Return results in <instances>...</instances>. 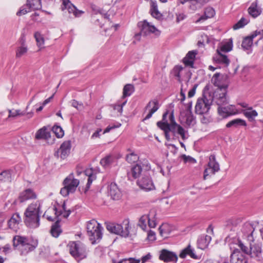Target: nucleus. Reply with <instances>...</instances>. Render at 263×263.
<instances>
[{
  "mask_svg": "<svg viewBox=\"0 0 263 263\" xmlns=\"http://www.w3.org/2000/svg\"><path fill=\"white\" fill-rule=\"evenodd\" d=\"M28 51L27 46H19L17 47L16 50V58H20L23 55H24L25 53H27Z\"/></svg>",
  "mask_w": 263,
  "mask_h": 263,
  "instance_id": "8fccbe9b",
  "label": "nucleus"
},
{
  "mask_svg": "<svg viewBox=\"0 0 263 263\" xmlns=\"http://www.w3.org/2000/svg\"><path fill=\"white\" fill-rule=\"evenodd\" d=\"M11 171L6 170L2 172L0 174V180L3 181H11Z\"/></svg>",
  "mask_w": 263,
  "mask_h": 263,
  "instance_id": "37998d69",
  "label": "nucleus"
},
{
  "mask_svg": "<svg viewBox=\"0 0 263 263\" xmlns=\"http://www.w3.org/2000/svg\"><path fill=\"white\" fill-rule=\"evenodd\" d=\"M204 13L206 16V17L209 18L213 17L215 12L214 9L212 7H208L205 9Z\"/></svg>",
  "mask_w": 263,
  "mask_h": 263,
  "instance_id": "864d4df0",
  "label": "nucleus"
},
{
  "mask_svg": "<svg viewBox=\"0 0 263 263\" xmlns=\"http://www.w3.org/2000/svg\"><path fill=\"white\" fill-rule=\"evenodd\" d=\"M150 4V13L152 16L157 20L161 19L162 15L158 10L157 2L151 0Z\"/></svg>",
  "mask_w": 263,
  "mask_h": 263,
  "instance_id": "473e14b6",
  "label": "nucleus"
},
{
  "mask_svg": "<svg viewBox=\"0 0 263 263\" xmlns=\"http://www.w3.org/2000/svg\"><path fill=\"white\" fill-rule=\"evenodd\" d=\"M182 4H184L187 1H190L192 5L190 7L192 9L195 10L198 8H200L204 5L206 4L210 0H178Z\"/></svg>",
  "mask_w": 263,
  "mask_h": 263,
  "instance_id": "7c9ffc66",
  "label": "nucleus"
},
{
  "mask_svg": "<svg viewBox=\"0 0 263 263\" xmlns=\"http://www.w3.org/2000/svg\"><path fill=\"white\" fill-rule=\"evenodd\" d=\"M148 215H143L139 219L138 226L143 230L146 228V223L148 221Z\"/></svg>",
  "mask_w": 263,
  "mask_h": 263,
  "instance_id": "49530a36",
  "label": "nucleus"
},
{
  "mask_svg": "<svg viewBox=\"0 0 263 263\" xmlns=\"http://www.w3.org/2000/svg\"><path fill=\"white\" fill-rule=\"evenodd\" d=\"M261 9L257 7L256 2L252 3L248 8V12L253 17H256L261 13Z\"/></svg>",
  "mask_w": 263,
  "mask_h": 263,
  "instance_id": "4c0bfd02",
  "label": "nucleus"
},
{
  "mask_svg": "<svg viewBox=\"0 0 263 263\" xmlns=\"http://www.w3.org/2000/svg\"><path fill=\"white\" fill-rule=\"evenodd\" d=\"M126 101L123 102L121 104H116L114 105V109L117 110L119 112H122V108L124 105L126 103Z\"/></svg>",
  "mask_w": 263,
  "mask_h": 263,
  "instance_id": "680f3d73",
  "label": "nucleus"
},
{
  "mask_svg": "<svg viewBox=\"0 0 263 263\" xmlns=\"http://www.w3.org/2000/svg\"><path fill=\"white\" fill-rule=\"evenodd\" d=\"M70 213H71V211L69 210H65V211H62V210H60L59 211L58 210V217L60 215H62L63 217L67 218L69 216Z\"/></svg>",
  "mask_w": 263,
  "mask_h": 263,
  "instance_id": "052dcab7",
  "label": "nucleus"
},
{
  "mask_svg": "<svg viewBox=\"0 0 263 263\" xmlns=\"http://www.w3.org/2000/svg\"><path fill=\"white\" fill-rule=\"evenodd\" d=\"M187 255L193 259H197L198 258V256L195 253L194 249L190 244L188 245L186 248L181 250L179 254V257L181 258H185Z\"/></svg>",
  "mask_w": 263,
  "mask_h": 263,
  "instance_id": "a878e982",
  "label": "nucleus"
},
{
  "mask_svg": "<svg viewBox=\"0 0 263 263\" xmlns=\"http://www.w3.org/2000/svg\"><path fill=\"white\" fill-rule=\"evenodd\" d=\"M142 171V166L139 164H137L133 166L130 170L127 173L128 179L132 180L137 178L141 174Z\"/></svg>",
  "mask_w": 263,
  "mask_h": 263,
  "instance_id": "5701e85b",
  "label": "nucleus"
},
{
  "mask_svg": "<svg viewBox=\"0 0 263 263\" xmlns=\"http://www.w3.org/2000/svg\"><path fill=\"white\" fill-rule=\"evenodd\" d=\"M70 254L79 261L86 258L87 253L86 246L80 241H72L69 243Z\"/></svg>",
  "mask_w": 263,
  "mask_h": 263,
  "instance_id": "7ed1b4c3",
  "label": "nucleus"
},
{
  "mask_svg": "<svg viewBox=\"0 0 263 263\" xmlns=\"http://www.w3.org/2000/svg\"><path fill=\"white\" fill-rule=\"evenodd\" d=\"M225 241L228 242L230 249L232 251L231 254L235 253L236 255L242 254L240 251L242 252V246H245L239 238L237 237L228 236L226 238Z\"/></svg>",
  "mask_w": 263,
  "mask_h": 263,
  "instance_id": "6e6552de",
  "label": "nucleus"
},
{
  "mask_svg": "<svg viewBox=\"0 0 263 263\" xmlns=\"http://www.w3.org/2000/svg\"><path fill=\"white\" fill-rule=\"evenodd\" d=\"M138 25L140 28V32L139 34H136V36H139L140 34L147 35L151 33H154L156 34H158V30L157 29L154 25H151L146 20L138 23Z\"/></svg>",
  "mask_w": 263,
  "mask_h": 263,
  "instance_id": "9d476101",
  "label": "nucleus"
},
{
  "mask_svg": "<svg viewBox=\"0 0 263 263\" xmlns=\"http://www.w3.org/2000/svg\"><path fill=\"white\" fill-rule=\"evenodd\" d=\"M62 2L61 9L63 11L67 10L69 14H73L75 17H80L84 13L83 11L78 10L70 0H62Z\"/></svg>",
  "mask_w": 263,
  "mask_h": 263,
  "instance_id": "9b49d317",
  "label": "nucleus"
},
{
  "mask_svg": "<svg viewBox=\"0 0 263 263\" xmlns=\"http://www.w3.org/2000/svg\"><path fill=\"white\" fill-rule=\"evenodd\" d=\"M46 218L49 221H53L58 217V209L55 206L52 208H49L43 216Z\"/></svg>",
  "mask_w": 263,
  "mask_h": 263,
  "instance_id": "2f4dec72",
  "label": "nucleus"
},
{
  "mask_svg": "<svg viewBox=\"0 0 263 263\" xmlns=\"http://www.w3.org/2000/svg\"><path fill=\"white\" fill-rule=\"evenodd\" d=\"M259 34H261V31L256 30L253 32L250 35L246 37L241 44V46L244 50H249L253 44V39Z\"/></svg>",
  "mask_w": 263,
  "mask_h": 263,
  "instance_id": "4be33fe9",
  "label": "nucleus"
},
{
  "mask_svg": "<svg viewBox=\"0 0 263 263\" xmlns=\"http://www.w3.org/2000/svg\"><path fill=\"white\" fill-rule=\"evenodd\" d=\"M139 158V156L134 152H131L126 156V160L129 163L137 162Z\"/></svg>",
  "mask_w": 263,
  "mask_h": 263,
  "instance_id": "a18cd8bd",
  "label": "nucleus"
},
{
  "mask_svg": "<svg viewBox=\"0 0 263 263\" xmlns=\"http://www.w3.org/2000/svg\"><path fill=\"white\" fill-rule=\"evenodd\" d=\"M22 221L21 216L18 213L12 215L8 222L9 228L14 231H16L19 223Z\"/></svg>",
  "mask_w": 263,
  "mask_h": 263,
  "instance_id": "bb28decb",
  "label": "nucleus"
},
{
  "mask_svg": "<svg viewBox=\"0 0 263 263\" xmlns=\"http://www.w3.org/2000/svg\"><path fill=\"white\" fill-rule=\"evenodd\" d=\"M159 108L158 101L156 99H154L150 101L145 107V111L148 109L149 112L146 115L145 117L143 119V121L150 119L152 115Z\"/></svg>",
  "mask_w": 263,
  "mask_h": 263,
  "instance_id": "f3484780",
  "label": "nucleus"
},
{
  "mask_svg": "<svg viewBox=\"0 0 263 263\" xmlns=\"http://www.w3.org/2000/svg\"><path fill=\"white\" fill-rule=\"evenodd\" d=\"M156 211L155 209L151 210L148 214V224L150 228H155L156 226Z\"/></svg>",
  "mask_w": 263,
  "mask_h": 263,
  "instance_id": "ea45409f",
  "label": "nucleus"
},
{
  "mask_svg": "<svg viewBox=\"0 0 263 263\" xmlns=\"http://www.w3.org/2000/svg\"><path fill=\"white\" fill-rule=\"evenodd\" d=\"M211 239V236L204 234L201 235L197 240L198 247L202 250L205 249L209 246Z\"/></svg>",
  "mask_w": 263,
  "mask_h": 263,
  "instance_id": "c756f323",
  "label": "nucleus"
},
{
  "mask_svg": "<svg viewBox=\"0 0 263 263\" xmlns=\"http://www.w3.org/2000/svg\"><path fill=\"white\" fill-rule=\"evenodd\" d=\"M218 112L220 116L226 118L230 116L234 115L236 112L234 106L232 105L227 106H222L218 107Z\"/></svg>",
  "mask_w": 263,
  "mask_h": 263,
  "instance_id": "aec40b11",
  "label": "nucleus"
},
{
  "mask_svg": "<svg viewBox=\"0 0 263 263\" xmlns=\"http://www.w3.org/2000/svg\"><path fill=\"white\" fill-rule=\"evenodd\" d=\"M71 148L70 141H65L61 145L60 148L55 153L54 155L61 159H65L69 154Z\"/></svg>",
  "mask_w": 263,
  "mask_h": 263,
  "instance_id": "2eb2a0df",
  "label": "nucleus"
},
{
  "mask_svg": "<svg viewBox=\"0 0 263 263\" xmlns=\"http://www.w3.org/2000/svg\"><path fill=\"white\" fill-rule=\"evenodd\" d=\"M253 225L249 222H246L243 224L241 231L245 237L250 241H253V234L254 231Z\"/></svg>",
  "mask_w": 263,
  "mask_h": 263,
  "instance_id": "a211bd4d",
  "label": "nucleus"
},
{
  "mask_svg": "<svg viewBox=\"0 0 263 263\" xmlns=\"http://www.w3.org/2000/svg\"><path fill=\"white\" fill-rule=\"evenodd\" d=\"M232 49V42H228L221 47V51L223 52H229Z\"/></svg>",
  "mask_w": 263,
  "mask_h": 263,
  "instance_id": "6e6d98bb",
  "label": "nucleus"
},
{
  "mask_svg": "<svg viewBox=\"0 0 263 263\" xmlns=\"http://www.w3.org/2000/svg\"><path fill=\"white\" fill-rule=\"evenodd\" d=\"M157 126L160 129H161L162 130H163L164 132L165 137L166 139L168 141L170 140V135H169L170 132L168 130H166V129L165 128H164V126L163 125V124L159 125Z\"/></svg>",
  "mask_w": 263,
  "mask_h": 263,
  "instance_id": "0e129e2a",
  "label": "nucleus"
},
{
  "mask_svg": "<svg viewBox=\"0 0 263 263\" xmlns=\"http://www.w3.org/2000/svg\"><path fill=\"white\" fill-rule=\"evenodd\" d=\"M135 87L133 85L130 84H126L123 90V98L130 96L134 91Z\"/></svg>",
  "mask_w": 263,
  "mask_h": 263,
  "instance_id": "a19ab883",
  "label": "nucleus"
},
{
  "mask_svg": "<svg viewBox=\"0 0 263 263\" xmlns=\"http://www.w3.org/2000/svg\"><path fill=\"white\" fill-rule=\"evenodd\" d=\"M87 232L92 244L99 242L102 238L103 227L96 220L92 219L87 223Z\"/></svg>",
  "mask_w": 263,
  "mask_h": 263,
  "instance_id": "f03ea898",
  "label": "nucleus"
},
{
  "mask_svg": "<svg viewBox=\"0 0 263 263\" xmlns=\"http://www.w3.org/2000/svg\"><path fill=\"white\" fill-rule=\"evenodd\" d=\"M227 89L221 90L216 89L213 97H211L212 101H214L218 107L225 106L229 103L228 98L227 97Z\"/></svg>",
  "mask_w": 263,
  "mask_h": 263,
  "instance_id": "1a4fd4ad",
  "label": "nucleus"
},
{
  "mask_svg": "<svg viewBox=\"0 0 263 263\" xmlns=\"http://www.w3.org/2000/svg\"><path fill=\"white\" fill-rule=\"evenodd\" d=\"M37 245L38 241L36 239L28 238L27 241H26L21 253L22 254H26L33 251L37 247Z\"/></svg>",
  "mask_w": 263,
  "mask_h": 263,
  "instance_id": "412c9836",
  "label": "nucleus"
},
{
  "mask_svg": "<svg viewBox=\"0 0 263 263\" xmlns=\"http://www.w3.org/2000/svg\"><path fill=\"white\" fill-rule=\"evenodd\" d=\"M163 124L164 126V128H165L166 130H168L169 132H172L173 133L177 132V126L179 125L176 122H174L173 124L168 123L167 121L162 122V121H158L157 123V125H161Z\"/></svg>",
  "mask_w": 263,
  "mask_h": 263,
  "instance_id": "58836bf2",
  "label": "nucleus"
},
{
  "mask_svg": "<svg viewBox=\"0 0 263 263\" xmlns=\"http://www.w3.org/2000/svg\"><path fill=\"white\" fill-rule=\"evenodd\" d=\"M197 52L195 50L189 51L183 59V62L186 66L193 67L194 60Z\"/></svg>",
  "mask_w": 263,
  "mask_h": 263,
  "instance_id": "c85d7f7f",
  "label": "nucleus"
},
{
  "mask_svg": "<svg viewBox=\"0 0 263 263\" xmlns=\"http://www.w3.org/2000/svg\"><path fill=\"white\" fill-rule=\"evenodd\" d=\"M79 183V180L74 178L73 174H70L63 182L64 187L61 189V194L64 197H66L70 193H73Z\"/></svg>",
  "mask_w": 263,
  "mask_h": 263,
  "instance_id": "20e7f679",
  "label": "nucleus"
},
{
  "mask_svg": "<svg viewBox=\"0 0 263 263\" xmlns=\"http://www.w3.org/2000/svg\"><path fill=\"white\" fill-rule=\"evenodd\" d=\"M249 22L248 19L242 17L237 23L233 26V29L236 30L244 27Z\"/></svg>",
  "mask_w": 263,
  "mask_h": 263,
  "instance_id": "09e8293b",
  "label": "nucleus"
},
{
  "mask_svg": "<svg viewBox=\"0 0 263 263\" xmlns=\"http://www.w3.org/2000/svg\"><path fill=\"white\" fill-rule=\"evenodd\" d=\"M138 185L142 190L146 191H151L154 189V183L149 176L144 175L137 181Z\"/></svg>",
  "mask_w": 263,
  "mask_h": 263,
  "instance_id": "ddd939ff",
  "label": "nucleus"
},
{
  "mask_svg": "<svg viewBox=\"0 0 263 263\" xmlns=\"http://www.w3.org/2000/svg\"><path fill=\"white\" fill-rule=\"evenodd\" d=\"M209 99L203 95L202 98L197 100L195 106V112L196 114L202 115L208 112L212 103L211 96H209Z\"/></svg>",
  "mask_w": 263,
  "mask_h": 263,
  "instance_id": "0eeeda50",
  "label": "nucleus"
},
{
  "mask_svg": "<svg viewBox=\"0 0 263 263\" xmlns=\"http://www.w3.org/2000/svg\"><path fill=\"white\" fill-rule=\"evenodd\" d=\"M107 229L111 233L120 235L122 237L129 236V221L125 219L122 224L109 223L106 226Z\"/></svg>",
  "mask_w": 263,
  "mask_h": 263,
  "instance_id": "39448f33",
  "label": "nucleus"
},
{
  "mask_svg": "<svg viewBox=\"0 0 263 263\" xmlns=\"http://www.w3.org/2000/svg\"><path fill=\"white\" fill-rule=\"evenodd\" d=\"M9 117H15L17 116H23L24 115L23 112H20V110H15L14 111H12L11 110H9Z\"/></svg>",
  "mask_w": 263,
  "mask_h": 263,
  "instance_id": "bf43d9fd",
  "label": "nucleus"
},
{
  "mask_svg": "<svg viewBox=\"0 0 263 263\" xmlns=\"http://www.w3.org/2000/svg\"><path fill=\"white\" fill-rule=\"evenodd\" d=\"M34 37L35 39L37 45L39 47H41L44 44V39L42 35L39 32H35L34 33Z\"/></svg>",
  "mask_w": 263,
  "mask_h": 263,
  "instance_id": "3c124183",
  "label": "nucleus"
},
{
  "mask_svg": "<svg viewBox=\"0 0 263 263\" xmlns=\"http://www.w3.org/2000/svg\"><path fill=\"white\" fill-rule=\"evenodd\" d=\"M159 259L165 262H176L178 260V256L174 252L168 251L166 249H162L160 251Z\"/></svg>",
  "mask_w": 263,
  "mask_h": 263,
  "instance_id": "4468645a",
  "label": "nucleus"
},
{
  "mask_svg": "<svg viewBox=\"0 0 263 263\" xmlns=\"http://www.w3.org/2000/svg\"><path fill=\"white\" fill-rule=\"evenodd\" d=\"M112 157L110 156H107L102 159L100 161V164L104 167H106L110 164L112 161Z\"/></svg>",
  "mask_w": 263,
  "mask_h": 263,
  "instance_id": "603ef678",
  "label": "nucleus"
},
{
  "mask_svg": "<svg viewBox=\"0 0 263 263\" xmlns=\"http://www.w3.org/2000/svg\"><path fill=\"white\" fill-rule=\"evenodd\" d=\"M147 239L149 241H154L156 239L155 233L152 230H149L147 233Z\"/></svg>",
  "mask_w": 263,
  "mask_h": 263,
  "instance_id": "e2e57ef3",
  "label": "nucleus"
},
{
  "mask_svg": "<svg viewBox=\"0 0 263 263\" xmlns=\"http://www.w3.org/2000/svg\"><path fill=\"white\" fill-rule=\"evenodd\" d=\"M242 112L250 122L255 121V117L258 115L257 112L255 110L253 109L252 107H248L246 109L243 110Z\"/></svg>",
  "mask_w": 263,
  "mask_h": 263,
  "instance_id": "c9c22d12",
  "label": "nucleus"
},
{
  "mask_svg": "<svg viewBox=\"0 0 263 263\" xmlns=\"http://www.w3.org/2000/svg\"><path fill=\"white\" fill-rule=\"evenodd\" d=\"M181 158L183 159L184 163L189 162L191 163H196V160L193 157L190 156H186L185 154H183L180 156Z\"/></svg>",
  "mask_w": 263,
  "mask_h": 263,
  "instance_id": "5fc2aeb1",
  "label": "nucleus"
},
{
  "mask_svg": "<svg viewBox=\"0 0 263 263\" xmlns=\"http://www.w3.org/2000/svg\"><path fill=\"white\" fill-rule=\"evenodd\" d=\"M185 118V123L187 125L192 124L195 120L192 113H186Z\"/></svg>",
  "mask_w": 263,
  "mask_h": 263,
  "instance_id": "4d7b16f0",
  "label": "nucleus"
},
{
  "mask_svg": "<svg viewBox=\"0 0 263 263\" xmlns=\"http://www.w3.org/2000/svg\"><path fill=\"white\" fill-rule=\"evenodd\" d=\"M62 231L60 225V220H57L51 228L50 233L52 236L58 237L62 233Z\"/></svg>",
  "mask_w": 263,
  "mask_h": 263,
  "instance_id": "e433bc0d",
  "label": "nucleus"
},
{
  "mask_svg": "<svg viewBox=\"0 0 263 263\" xmlns=\"http://www.w3.org/2000/svg\"><path fill=\"white\" fill-rule=\"evenodd\" d=\"M216 61L217 62L225 64L226 66H228L230 63V60L228 58L227 56L219 52H218V55L216 58Z\"/></svg>",
  "mask_w": 263,
  "mask_h": 263,
  "instance_id": "c03bdc74",
  "label": "nucleus"
},
{
  "mask_svg": "<svg viewBox=\"0 0 263 263\" xmlns=\"http://www.w3.org/2000/svg\"><path fill=\"white\" fill-rule=\"evenodd\" d=\"M242 252L247 255H250L251 257H258L261 253V244L260 243L250 244L249 247L242 246Z\"/></svg>",
  "mask_w": 263,
  "mask_h": 263,
  "instance_id": "f8f14e48",
  "label": "nucleus"
},
{
  "mask_svg": "<svg viewBox=\"0 0 263 263\" xmlns=\"http://www.w3.org/2000/svg\"><path fill=\"white\" fill-rule=\"evenodd\" d=\"M159 230L160 234L162 237H164V238L167 237V233L165 230V229L164 228V226H160L159 228Z\"/></svg>",
  "mask_w": 263,
  "mask_h": 263,
  "instance_id": "338daca9",
  "label": "nucleus"
},
{
  "mask_svg": "<svg viewBox=\"0 0 263 263\" xmlns=\"http://www.w3.org/2000/svg\"><path fill=\"white\" fill-rule=\"evenodd\" d=\"M25 7L30 10H40L42 8L41 0H27Z\"/></svg>",
  "mask_w": 263,
  "mask_h": 263,
  "instance_id": "f704fd0d",
  "label": "nucleus"
},
{
  "mask_svg": "<svg viewBox=\"0 0 263 263\" xmlns=\"http://www.w3.org/2000/svg\"><path fill=\"white\" fill-rule=\"evenodd\" d=\"M84 173L88 177L87 183L86 184L84 193H86L89 190L92 182L96 179V173L95 171L92 168L87 169L85 171Z\"/></svg>",
  "mask_w": 263,
  "mask_h": 263,
  "instance_id": "cd10ccee",
  "label": "nucleus"
},
{
  "mask_svg": "<svg viewBox=\"0 0 263 263\" xmlns=\"http://www.w3.org/2000/svg\"><path fill=\"white\" fill-rule=\"evenodd\" d=\"M177 133L181 136L183 140L187 139V137L185 136V131L184 129L180 125L177 126Z\"/></svg>",
  "mask_w": 263,
  "mask_h": 263,
  "instance_id": "13d9d810",
  "label": "nucleus"
},
{
  "mask_svg": "<svg viewBox=\"0 0 263 263\" xmlns=\"http://www.w3.org/2000/svg\"><path fill=\"white\" fill-rule=\"evenodd\" d=\"M28 238L25 236L15 235L13 238V246L15 249L22 252Z\"/></svg>",
  "mask_w": 263,
  "mask_h": 263,
  "instance_id": "393cba45",
  "label": "nucleus"
},
{
  "mask_svg": "<svg viewBox=\"0 0 263 263\" xmlns=\"http://www.w3.org/2000/svg\"><path fill=\"white\" fill-rule=\"evenodd\" d=\"M36 195L33 191L28 189L21 192L16 202L22 203L29 199H35Z\"/></svg>",
  "mask_w": 263,
  "mask_h": 263,
  "instance_id": "6ab92c4d",
  "label": "nucleus"
},
{
  "mask_svg": "<svg viewBox=\"0 0 263 263\" xmlns=\"http://www.w3.org/2000/svg\"><path fill=\"white\" fill-rule=\"evenodd\" d=\"M239 125L246 126L247 123L246 121L242 119H236L228 122L226 125V127L230 128L232 126L237 127Z\"/></svg>",
  "mask_w": 263,
  "mask_h": 263,
  "instance_id": "79ce46f5",
  "label": "nucleus"
},
{
  "mask_svg": "<svg viewBox=\"0 0 263 263\" xmlns=\"http://www.w3.org/2000/svg\"><path fill=\"white\" fill-rule=\"evenodd\" d=\"M220 170V166L218 162L216 160V157L214 155H211L209 156V161L206 167L203 172V180H206L208 176L213 175Z\"/></svg>",
  "mask_w": 263,
  "mask_h": 263,
  "instance_id": "423d86ee",
  "label": "nucleus"
},
{
  "mask_svg": "<svg viewBox=\"0 0 263 263\" xmlns=\"http://www.w3.org/2000/svg\"><path fill=\"white\" fill-rule=\"evenodd\" d=\"M50 137V132L48 130L46 126H44L42 128L37 131L35 134V138L36 139H45L47 140Z\"/></svg>",
  "mask_w": 263,
  "mask_h": 263,
  "instance_id": "72a5a7b5",
  "label": "nucleus"
},
{
  "mask_svg": "<svg viewBox=\"0 0 263 263\" xmlns=\"http://www.w3.org/2000/svg\"><path fill=\"white\" fill-rule=\"evenodd\" d=\"M30 11L28 8H25L24 6L20 8V10L19 11H18L16 13V14L18 16H21L22 15H24L26 14L28 12Z\"/></svg>",
  "mask_w": 263,
  "mask_h": 263,
  "instance_id": "69168bd1",
  "label": "nucleus"
},
{
  "mask_svg": "<svg viewBox=\"0 0 263 263\" xmlns=\"http://www.w3.org/2000/svg\"><path fill=\"white\" fill-rule=\"evenodd\" d=\"M226 79L223 77H220L219 73H216L212 77V83L215 86L217 87V89H227L228 84L224 82Z\"/></svg>",
  "mask_w": 263,
  "mask_h": 263,
  "instance_id": "dca6fc26",
  "label": "nucleus"
},
{
  "mask_svg": "<svg viewBox=\"0 0 263 263\" xmlns=\"http://www.w3.org/2000/svg\"><path fill=\"white\" fill-rule=\"evenodd\" d=\"M52 130L58 138H62L64 136V130L60 126L54 125L52 128Z\"/></svg>",
  "mask_w": 263,
  "mask_h": 263,
  "instance_id": "de8ad7c7",
  "label": "nucleus"
},
{
  "mask_svg": "<svg viewBox=\"0 0 263 263\" xmlns=\"http://www.w3.org/2000/svg\"><path fill=\"white\" fill-rule=\"evenodd\" d=\"M152 257V255H151L150 253H148L147 254H146V255L145 256H143L142 258H141V261H142V263H145V262H146L147 260H148L149 259H150Z\"/></svg>",
  "mask_w": 263,
  "mask_h": 263,
  "instance_id": "774afa93",
  "label": "nucleus"
},
{
  "mask_svg": "<svg viewBox=\"0 0 263 263\" xmlns=\"http://www.w3.org/2000/svg\"><path fill=\"white\" fill-rule=\"evenodd\" d=\"M41 202L36 201L29 204L24 212V221L25 224L30 228H36L40 226V215Z\"/></svg>",
  "mask_w": 263,
  "mask_h": 263,
  "instance_id": "f257e3e1",
  "label": "nucleus"
},
{
  "mask_svg": "<svg viewBox=\"0 0 263 263\" xmlns=\"http://www.w3.org/2000/svg\"><path fill=\"white\" fill-rule=\"evenodd\" d=\"M108 193L114 200H118L121 196V193L115 183L112 182L108 186Z\"/></svg>",
  "mask_w": 263,
  "mask_h": 263,
  "instance_id": "b1692460",
  "label": "nucleus"
}]
</instances>
